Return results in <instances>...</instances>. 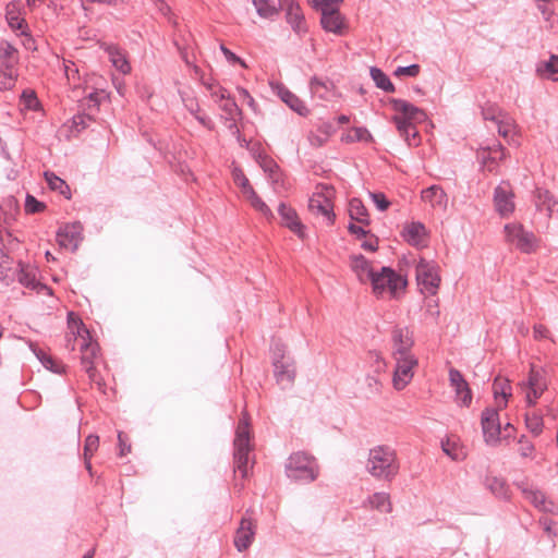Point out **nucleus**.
I'll return each mask as SVG.
<instances>
[{
    "label": "nucleus",
    "mask_w": 558,
    "mask_h": 558,
    "mask_svg": "<svg viewBox=\"0 0 558 558\" xmlns=\"http://www.w3.org/2000/svg\"><path fill=\"white\" fill-rule=\"evenodd\" d=\"M397 450L388 445H377L369 449L365 469L378 481L392 482L400 472Z\"/></svg>",
    "instance_id": "nucleus-1"
},
{
    "label": "nucleus",
    "mask_w": 558,
    "mask_h": 558,
    "mask_svg": "<svg viewBox=\"0 0 558 558\" xmlns=\"http://www.w3.org/2000/svg\"><path fill=\"white\" fill-rule=\"evenodd\" d=\"M233 463L234 472H239L242 477L248 474L250 453L252 451L250 416L244 411L239 420L235 437L233 440Z\"/></svg>",
    "instance_id": "nucleus-2"
},
{
    "label": "nucleus",
    "mask_w": 558,
    "mask_h": 558,
    "mask_svg": "<svg viewBox=\"0 0 558 558\" xmlns=\"http://www.w3.org/2000/svg\"><path fill=\"white\" fill-rule=\"evenodd\" d=\"M392 109L398 113L393 116L392 121L395 122L397 130L402 132H412L415 135V124L425 121L426 113L424 110L415 107L403 99L392 98L390 99Z\"/></svg>",
    "instance_id": "nucleus-3"
},
{
    "label": "nucleus",
    "mask_w": 558,
    "mask_h": 558,
    "mask_svg": "<svg viewBox=\"0 0 558 558\" xmlns=\"http://www.w3.org/2000/svg\"><path fill=\"white\" fill-rule=\"evenodd\" d=\"M333 196V186L320 183L316 185L315 192L308 199L310 211L315 216L324 217L327 225H332L336 218L332 203Z\"/></svg>",
    "instance_id": "nucleus-4"
},
{
    "label": "nucleus",
    "mask_w": 558,
    "mask_h": 558,
    "mask_svg": "<svg viewBox=\"0 0 558 558\" xmlns=\"http://www.w3.org/2000/svg\"><path fill=\"white\" fill-rule=\"evenodd\" d=\"M506 242L523 254H532L539 246L538 238L523 225L512 222L505 226Z\"/></svg>",
    "instance_id": "nucleus-5"
},
{
    "label": "nucleus",
    "mask_w": 558,
    "mask_h": 558,
    "mask_svg": "<svg viewBox=\"0 0 558 558\" xmlns=\"http://www.w3.org/2000/svg\"><path fill=\"white\" fill-rule=\"evenodd\" d=\"M373 292L377 296H383L388 293L390 296H397L399 290H403L407 286V280L397 274L390 267H381L380 271H376L371 279Z\"/></svg>",
    "instance_id": "nucleus-6"
},
{
    "label": "nucleus",
    "mask_w": 558,
    "mask_h": 558,
    "mask_svg": "<svg viewBox=\"0 0 558 558\" xmlns=\"http://www.w3.org/2000/svg\"><path fill=\"white\" fill-rule=\"evenodd\" d=\"M286 473L293 481L313 482L318 474L315 460L304 453H292L286 465Z\"/></svg>",
    "instance_id": "nucleus-7"
},
{
    "label": "nucleus",
    "mask_w": 558,
    "mask_h": 558,
    "mask_svg": "<svg viewBox=\"0 0 558 558\" xmlns=\"http://www.w3.org/2000/svg\"><path fill=\"white\" fill-rule=\"evenodd\" d=\"M286 347L282 343H275L272 347V365L276 380L283 388L291 386L295 379V362L286 357Z\"/></svg>",
    "instance_id": "nucleus-8"
},
{
    "label": "nucleus",
    "mask_w": 558,
    "mask_h": 558,
    "mask_svg": "<svg viewBox=\"0 0 558 558\" xmlns=\"http://www.w3.org/2000/svg\"><path fill=\"white\" fill-rule=\"evenodd\" d=\"M521 389L525 391V399L529 407L536 404L537 399L547 389L545 372L541 368L531 366L527 380L520 384Z\"/></svg>",
    "instance_id": "nucleus-9"
},
{
    "label": "nucleus",
    "mask_w": 558,
    "mask_h": 558,
    "mask_svg": "<svg viewBox=\"0 0 558 558\" xmlns=\"http://www.w3.org/2000/svg\"><path fill=\"white\" fill-rule=\"evenodd\" d=\"M69 327L71 329L76 328V333L82 338L81 343V364L83 367L89 365H94V361L97 359L98 354V344L87 341L84 335H88V330L84 326L83 322L81 319H75L74 314L72 312L69 313Z\"/></svg>",
    "instance_id": "nucleus-10"
},
{
    "label": "nucleus",
    "mask_w": 558,
    "mask_h": 558,
    "mask_svg": "<svg viewBox=\"0 0 558 558\" xmlns=\"http://www.w3.org/2000/svg\"><path fill=\"white\" fill-rule=\"evenodd\" d=\"M392 357L396 362L392 377L393 387L397 390H402L412 380L414 368L418 365V361L414 354Z\"/></svg>",
    "instance_id": "nucleus-11"
},
{
    "label": "nucleus",
    "mask_w": 558,
    "mask_h": 558,
    "mask_svg": "<svg viewBox=\"0 0 558 558\" xmlns=\"http://www.w3.org/2000/svg\"><path fill=\"white\" fill-rule=\"evenodd\" d=\"M416 280L422 291L432 295L437 293L440 283V276L434 264L424 259L420 260L416 266Z\"/></svg>",
    "instance_id": "nucleus-12"
},
{
    "label": "nucleus",
    "mask_w": 558,
    "mask_h": 558,
    "mask_svg": "<svg viewBox=\"0 0 558 558\" xmlns=\"http://www.w3.org/2000/svg\"><path fill=\"white\" fill-rule=\"evenodd\" d=\"M477 158L484 169L496 173L499 162L506 158V149L500 143L493 142L477 149Z\"/></svg>",
    "instance_id": "nucleus-13"
},
{
    "label": "nucleus",
    "mask_w": 558,
    "mask_h": 558,
    "mask_svg": "<svg viewBox=\"0 0 558 558\" xmlns=\"http://www.w3.org/2000/svg\"><path fill=\"white\" fill-rule=\"evenodd\" d=\"M514 193L509 182L502 181L494 191V205L501 217H508L514 211Z\"/></svg>",
    "instance_id": "nucleus-14"
},
{
    "label": "nucleus",
    "mask_w": 558,
    "mask_h": 558,
    "mask_svg": "<svg viewBox=\"0 0 558 558\" xmlns=\"http://www.w3.org/2000/svg\"><path fill=\"white\" fill-rule=\"evenodd\" d=\"M256 533V523L250 515V511L241 519L234 535V546L239 551L246 550L253 543Z\"/></svg>",
    "instance_id": "nucleus-15"
},
{
    "label": "nucleus",
    "mask_w": 558,
    "mask_h": 558,
    "mask_svg": "<svg viewBox=\"0 0 558 558\" xmlns=\"http://www.w3.org/2000/svg\"><path fill=\"white\" fill-rule=\"evenodd\" d=\"M392 356L412 355L413 333L408 327L396 326L391 331Z\"/></svg>",
    "instance_id": "nucleus-16"
},
{
    "label": "nucleus",
    "mask_w": 558,
    "mask_h": 558,
    "mask_svg": "<svg viewBox=\"0 0 558 558\" xmlns=\"http://www.w3.org/2000/svg\"><path fill=\"white\" fill-rule=\"evenodd\" d=\"M483 435L487 444H496L500 436V421L498 410L486 408L481 417Z\"/></svg>",
    "instance_id": "nucleus-17"
},
{
    "label": "nucleus",
    "mask_w": 558,
    "mask_h": 558,
    "mask_svg": "<svg viewBox=\"0 0 558 558\" xmlns=\"http://www.w3.org/2000/svg\"><path fill=\"white\" fill-rule=\"evenodd\" d=\"M283 7L287 23L299 37L304 36L307 33V24L299 3L294 0H284Z\"/></svg>",
    "instance_id": "nucleus-18"
},
{
    "label": "nucleus",
    "mask_w": 558,
    "mask_h": 558,
    "mask_svg": "<svg viewBox=\"0 0 558 558\" xmlns=\"http://www.w3.org/2000/svg\"><path fill=\"white\" fill-rule=\"evenodd\" d=\"M82 231L80 222L64 225L57 232V242L64 248L75 251L82 241Z\"/></svg>",
    "instance_id": "nucleus-19"
},
{
    "label": "nucleus",
    "mask_w": 558,
    "mask_h": 558,
    "mask_svg": "<svg viewBox=\"0 0 558 558\" xmlns=\"http://www.w3.org/2000/svg\"><path fill=\"white\" fill-rule=\"evenodd\" d=\"M15 279L25 288L38 291L44 290L47 294H52V290L49 287L37 281V269L29 264H17Z\"/></svg>",
    "instance_id": "nucleus-20"
},
{
    "label": "nucleus",
    "mask_w": 558,
    "mask_h": 558,
    "mask_svg": "<svg viewBox=\"0 0 558 558\" xmlns=\"http://www.w3.org/2000/svg\"><path fill=\"white\" fill-rule=\"evenodd\" d=\"M449 381L456 393V401L463 407H469L472 402V392L468 381L460 371L449 369Z\"/></svg>",
    "instance_id": "nucleus-21"
},
{
    "label": "nucleus",
    "mask_w": 558,
    "mask_h": 558,
    "mask_svg": "<svg viewBox=\"0 0 558 558\" xmlns=\"http://www.w3.org/2000/svg\"><path fill=\"white\" fill-rule=\"evenodd\" d=\"M320 24L322 27L329 33L343 35L348 26L344 16L338 9H323Z\"/></svg>",
    "instance_id": "nucleus-22"
},
{
    "label": "nucleus",
    "mask_w": 558,
    "mask_h": 558,
    "mask_svg": "<svg viewBox=\"0 0 558 558\" xmlns=\"http://www.w3.org/2000/svg\"><path fill=\"white\" fill-rule=\"evenodd\" d=\"M278 214L281 217V223L289 228L293 233H295L300 239H304V225L299 219L296 211L289 205L284 203H280L278 206Z\"/></svg>",
    "instance_id": "nucleus-23"
},
{
    "label": "nucleus",
    "mask_w": 558,
    "mask_h": 558,
    "mask_svg": "<svg viewBox=\"0 0 558 558\" xmlns=\"http://www.w3.org/2000/svg\"><path fill=\"white\" fill-rule=\"evenodd\" d=\"M422 199L428 203L433 208L446 210L448 206V196L439 185H432L422 191Z\"/></svg>",
    "instance_id": "nucleus-24"
},
{
    "label": "nucleus",
    "mask_w": 558,
    "mask_h": 558,
    "mask_svg": "<svg viewBox=\"0 0 558 558\" xmlns=\"http://www.w3.org/2000/svg\"><path fill=\"white\" fill-rule=\"evenodd\" d=\"M404 240L413 246H424L427 242V231L422 222H411L403 229Z\"/></svg>",
    "instance_id": "nucleus-25"
},
{
    "label": "nucleus",
    "mask_w": 558,
    "mask_h": 558,
    "mask_svg": "<svg viewBox=\"0 0 558 558\" xmlns=\"http://www.w3.org/2000/svg\"><path fill=\"white\" fill-rule=\"evenodd\" d=\"M5 20L13 31H21V35H27V24L21 17V3L17 1L10 2L5 9Z\"/></svg>",
    "instance_id": "nucleus-26"
},
{
    "label": "nucleus",
    "mask_w": 558,
    "mask_h": 558,
    "mask_svg": "<svg viewBox=\"0 0 558 558\" xmlns=\"http://www.w3.org/2000/svg\"><path fill=\"white\" fill-rule=\"evenodd\" d=\"M19 51L9 41L0 43V70H17Z\"/></svg>",
    "instance_id": "nucleus-27"
},
{
    "label": "nucleus",
    "mask_w": 558,
    "mask_h": 558,
    "mask_svg": "<svg viewBox=\"0 0 558 558\" xmlns=\"http://www.w3.org/2000/svg\"><path fill=\"white\" fill-rule=\"evenodd\" d=\"M257 14L263 19H274L284 5V0H252Z\"/></svg>",
    "instance_id": "nucleus-28"
},
{
    "label": "nucleus",
    "mask_w": 558,
    "mask_h": 558,
    "mask_svg": "<svg viewBox=\"0 0 558 558\" xmlns=\"http://www.w3.org/2000/svg\"><path fill=\"white\" fill-rule=\"evenodd\" d=\"M524 495L525 499H527L531 504L534 505L537 509L550 512L553 511L554 505L551 501L546 500L545 495L538 490L524 486L523 484L519 485Z\"/></svg>",
    "instance_id": "nucleus-29"
},
{
    "label": "nucleus",
    "mask_w": 558,
    "mask_h": 558,
    "mask_svg": "<svg viewBox=\"0 0 558 558\" xmlns=\"http://www.w3.org/2000/svg\"><path fill=\"white\" fill-rule=\"evenodd\" d=\"M351 267L361 282L371 281L376 272L372 268L369 260H367L363 255L353 256L351 259Z\"/></svg>",
    "instance_id": "nucleus-30"
},
{
    "label": "nucleus",
    "mask_w": 558,
    "mask_h": 558,
    "mask_svg": "<svg viewBox=\"0 0 558 558\" xmlns=\"http://www.w3.org/2000/svg\"><path fill=\"white\" fill-rule=\"evenodd\" d=\"M105 51L108 53L112 65L123 74L131 71V65L126 60L125 53L116 45H107Z\"/></svg>",
    "instance_id": "nucleus-31"
},
{
    "label": "nucleus",
    "mask_w": 558,
    "mask_h": 558,
    "mask_svg": "<svg viewBox=\"0 0 558 558\" xmlns=\"http://www.w3.org/2000/svg\"><path fill=\"white\" fill-rule=\"evenodd\" d=\"M14 260L0 248V281L9 286L15 280Z\"/></svg>",
    "instance_id": "nucleus-32"
},
{
    "label": "nucleus",
    "mask_w": 558,
    "mask_h": 558,
    "mask_svg": "<svg viewBox=\"0 0 558 558\" xmlns=\"http://www.w3.org/2000/svg\"><path fill=\"white\" fill-rule=\"evenodd\" d=\"M365 507L389 513L392 510L390 496L387 493L378 492L371 495L365 501Z\"/></svg>",
    "instance_id": "nucleus-33"
},
{
    "label": "nucleus",
    "mask_w": 558,
    "mask_h": 558,
    "mask_svg": "<svg viewBox=\"0 0 558 558\" xmlns=\"http://www.w3.org/2000/svg\"><path fill=\"white\" fill-rule=\"evenodd\" d=\"M281 100L287 104L293 111L302 117H306L310 113L308 108L296 95L289 89H281L279 92Z\"/></svg>",
    "instance_id": "nucleus-34"
},
{
    "label": "nucleus",
    "mask_w": 558,
    "mask_h": 558,
    "mask_svg": "<svg viewBox=\"0 0 558 558\" xmlns=\"http://www.w3.org/2000/svg\"><path fill=\"white\" fill-rule=\"evenodd\" d=\"M349 216L362 225L368 226L369 218L366 207L360 198H352L349 203Z\"/></svg>",
    "instance_id": "nucleus-35"
},
{
    "label": "nucleus",
    "mask_w": 558,
    "mask_h": 558,
    "mask_svg": "<svg viewBox=\"0 0 558 558\" xmlns=\"http://www.w3.org/2000/svg\"><path fill=\"white\" fill-rule=\"evenodd\" d=\"M44 177L50 190L59 192L68 199L71 198V190L63 179L59 178L51 171H46Z\"/></svg>",
    "instance_id": "nucleus-36"
},
{
    "label": "nucleus",
    "mask_w": 558,
    "mask_h": 558,
    "mask_svg": "<svg viewBox=\"0 0 558 558\" xmlns=\"http://www.w3.org/2000/svg\"><path fill=\"white\" fill-rule=\"evenodd\" d=\"M536 71L539 76L558 82V56L551 54L548 61L537 65Z\"/></svg>",
    "instance_id": "nucleus-37"
},
{
    "label": "nucleus",
    "mask_w": 558,
    "mask_h": 558,
    "mask_svg": "<svg viewBox=\"0 0 558 558\" xmlns=\"http://www.w3.org/2000/svg\"><path fill=\"white\" fill-rule=\"evenodd\" d=\"M332 83L329 80H322L317 76L312 77L310 88L313 95L320 99H328L331 96Z\"/></svg>",
    "instance_id": "nucleus-38"
},
{
    "label": "nucleus",
    "mask_w": 558,
    "mask_h": 558,
    "mask_svg": "<svg viewBox=\"0 0 558 558\" xmlns=\"http://www.w3.org/2000/svg\"><path fill=\"white\" fill-rule=\"evenodd\" d=\"M486 486L498 498L508 499L510 497L508 485L504 478L496 476L487 477Z\"/></svg>",
    "instance_id": "nucleus-39"
},
{
    "label": "nucleus",
    "mask_w": 558,
    "mask_h": 558,
    "mask_svg": "<svg viewBox=\"0 0 558 558\" xmlns=\"http://www.w3.org/2000/svg\"><path fill=\"white\" fill-rule=\"evenodd\" d=\"M372 80L375 82V85L387 92V93H393L395 92V85L391 83L390 78L378 68L373 66L369 71Z\"/></svg>",
    "instance_id": "nucleus-40"
},
{
    "label": "nucleus",
    "mask_w": 558,
    "mask_h": 558,
    "mask_svg": "<svg viewBox=\"0 0 558 558\" xmlns=\"http://www.w3.org/2000/svg\"><path fill=\"white\" fill-rule=\"evenodd\" d=\"M442 451L450 457L453 461H462L465 458V452L457 441L446 438L441 440Z\"/></svg>",
    "instance_id": "nucleus-41"
},
{
    "label": "nucleus",
    "mask_w": 558,
    "mask_h": 558,
    "mask_svg": "<svg viewBox=\"0 0 558 558\" xmlns=\"http://www.w3.org/2000/svg\"><path fill=\"white\" fill-rule=\"evenodd\" d=\"M372 140V134L366 128H352L341 136V141L344 143L369 142Z\"/></svg>",
    "instance_id": "nucleus-42"
},
{
    "label": "nucleus",
    "mask_w": 558,
    "mask_h": 558,
    "mask_svg": "<svg viewBox=\"0 0 558 558\" xmlns=\"http://www.w3.org/2000/svg\"><path fill=\"white\" fill-rule=\"evenodd\" d=\"M243 195L250 201L251 205L265 217H272L270 208L263 202L253 187L248 189Z\"/></svg>",
    "instance_id": "nucleus-43"
},
{
    "label": "nucleus",
    "mask_w": 558,
    "mask_h": 558,
    "mask_svg": "<svg viewBox=\"0 0 558 558\" xmlns=\"http://www.w3.org/2000/svg\"><path fill=\"white\" fill-rule=\"evenodd\" d=\"M493 391L495 398L499 396L504 398V407L507 404V399L511 397V386L508 379L496 377L493 384Z\"/></svg>",
    "instance_id": "nucleus-44"
},
{
    "label": "nucleus",
    "mask_w": 558,
    "mask_h": 558,
    "mask_svg": "<svg viewBox=\"0 0 558 558\" xmlns=\"http://www.w3.org/2000/svg\"><path fill=\"white\" fill-rule=\"evenodd\" d=\"M525 425L534 436H538L544 427L543 416L536 412L527 413L525 414Z\"/></svg>",
    "instance_id": "nucleus-45"
},
{
    "label": "nucleus",
    "mask_w": 558,
    "mask_h": 558,
    "mask_svg": "<svg viewBox=\"0 0 558 558\" xmlns=\"http://www.w3.org/2000/svg\"><path fill=\"white\" fill-rule=\"evenodd\" d=\"M496 125L498 134L504 138H508L512 133H514V120L507 114L502 113V116L497 120Z\"/></svg>",
    "instance_id": "nucleus-46"
},
{
    "label": "nucleus",
    "mask_w": 558,
    "mask_h": 558,
    "mask_svg": "<svg viewBox=\"0 0 558 558\" xmlns=\"http://www.w3.org/2000/svg\"><path fill=\"white\" fill-rule=\"evenodd\" d=\"M260 167L265 172H268L269 178L274 183H277L280 179V170L278 165L269 157L265 156L260 158Z\"/></svg>",
    "instance_id": "nucleus-47"
},
{
    "label": "nucleus",
    "mask_w": 558,
    "mask_h": 558,
    "mask_svg": "<svg viewBox=\"0 0 558 558\" xmlns=\"http://www.w3.org/2000/svg\"><path fill=\"white\" fill-rule=\"evenodd\" d=\"M17 76V70H0V89H12L15 86Z\"/></svg>",
    "instance_id": "nucleus-48"
},
{
    "label": "nucleus",
    "mask_w": 558,
    "mask_h": 558,
    "mask_svg": "<svg viewBox=\"0 0 558 558\" xmlns=\"http://www.w3.org/2000/svg\"><path fill=\"white\" fill-rule=\"evenodd\" d=\"M220 109L225 112L226 119L229 121H236V118L241 116V110L236 102L229 98L220 105Z\"/></svg>",
    "instance_id": "nucleus-49"
},
{
    "label": "nucleus",
    "mask_w": 558,
    "mask_h": 558,
    "mask_svg": "<svg viewBox=\"0 0 558 558\" xmlns=\"http://www.w3.org/2000/svg\"><path fill=\"white\" fill-rule=\"evenodd\" d=\"M99 447V437L97 435H88L84 444V458H92Z\"/></svg>",
    "instance_id": "nucleus-50"
},
{
    "label": "nucleus",
    "mask_w": 558,
    "mask_h": 558,
    "mask_svg": "<svg viewBox=\"0 0 558 558\" xmlns=\"http://www.w3.org/2000/svg\"><path fill=\"white\" fill-rule=\"evenodd\" d=\"M36 355L47 369L53 373H61V366L57 364L52 356L46 354L41 350H39V352L36 353Z\"/></svg>",
    "instance_id": "nucleus-51"
},
{
    "label": "nucleus",
    "mask_w": 558,
    "mask_h": 558,
    "mask_svg": "<svg viewBox=\"0 0 558 558\" xmlns=\"http://www.w3.org/2000/svg\"><path fill=\"white\" fill-rule=\"evenodd\" d=\"M232 175L235 184L241 189L242 193H245L246 191H248V189L253 187L241 169L234 168L232 171Z\"/></svg>",
    "instance_id": "nucleus-52"
},
{
    "label": "nucleus",
    "mask_w": 558,
    "mask_h": 558,
    "mask_svg": "<svg viewBox=\"0 0 558 558\" xmlns=\"http://www.w3.org/2000/svg\"><path fill=\"white\" fill-rule=\"evenodd\" d=\"M46 208V205L37 201L33 195L27 194L25 199V210L28 214L40 213Z\"/></svg>",
    "instance_id": "nucleus-53"
},
{
    "label": "nucleus",
    "mask_w": 558,
    "mask_h": 558,
    "mask_svg": "<svg viewBox=\"0 0 558 558\" xmlns=\"http://www.w3.org/2000/svg\"><path fill=\"white\" fill-rule=\"evenodd\" d=\"M369 197L380 211L387 210L390 206V202L387 199L384 193L369 192Z\"/></svg>",
    "instance_id": "nucleus-54"
},
{
    "label": "nucleus",
    "mask_w": 558,
    "mask_h": 558,
    "mask_svg": "<svg viewBox=\"0 0 558 558\" xmlns=\"http://www.w3.org/2000/svg\"><path fill=\"white\" fill-rule=\"evenodd\" d=\"M83 369L88 375L90 384L96 385L99 390H102L105 383L100 375L97 373L96 367L94 365L88 364V366L83 367Z\"/></svg>",
    "instance_id": "nucleus-55"
},
{
    "label": "nucleus",
    "mask_w": 558,
    "mask_h": 558,
    "mask_svg": "<svg viewBox=\"0 0 558 558\" xmlns=\"http://www.w3.org/2000/svg\"><path fill=\"white\" fill-rule=\"evenodd\" d=\"M518 450L523 458H530L533 456L535 448L534 445L525 436H521L519 439Z\"/></svg>",
    "instance_id": "nucleus-56"
},
{
    "label": "nucleus",
    "mask_w": 558,
    "mask_h": 558,
    "mask_svg": "<svg viewBox=\"0 0 558 558\" xmlns=\"http://www.w3.org/2000/svg\"><path fill=\"white\" fill-rule=\"evenodd\" d=\"M421 66L418 64H411L408 66H399L395 70L393 75L395 76H411L415 77L420 74Z\"/></svg>",
    "instance_id": "nucleus-57"
},
{
    "label": "nucleus",
    "mask_w": 558,
    "mask_h": 558,
    "mask_svg": "<svg viewBox=\"0 0 558 558\" xmlns=\"http://www.w3.org/2000/svg\"><path fill=\"white\" fill-rule=\"evenodd\" d=\"M118 446H119V456L125 457L131 452V442L123 432L118 433Z\"/></svg>",
    "instance_id": "nucleus-58"
},
{
    "label": "nucleus",
    "mask_w": 558,
    "mask_h": 558,
    "mask_svg": "<svg viewBox=\"0 0 558 558\" xmlns=\"http://www.w3.org/2000/svg\"><path fill=\"white\" fill-rule=\"evenodd\" d=\"M220 50L230 63H232V64L239 63L241 66L246 68L245 62L240 57H238L235 53H233L230 49H228L225 45L220 46Z\"/></svg>",
    "instance_id": "nucleus-59"
},
{
    "label": "nucleus",
    "mask_w": 558,
    "mask_h": 558,
    "mask_svg": "<svg viewBox=\"0 0 558 558\" xmlns=\"http://www.w3.org/2000/svg\"><path fill=\"white\" fill-rule=\"evenodd\" d=\"M182 100H183V104L185 106V108L193 114L195 116L196 113L199 112V105L196 100V98L192 97V96H186V97H182Z\"/></svg>",
    "instance_id": "nucleus-60"
},
{
    "label": "nucleus",
    "mask_w": 558,
    "mask_h": 558,
    "mask_svg": "<svg viewBox=\"0 0 558 558\" xmlns=\"http://www.w3.org/2000/svg\"><path fill=\"white\" fill-rule=\"evenodd\" d=\"M207 88L211 92V95L215 97H218L219 100L225 101L229 99V94L226 88L223 87H216L213 84H205Z\"/></svg>",
    "instance_id": "nucleus-61"
},
{
    "label": "nucleus",
    "mask_w": 558,
    "mask_h": 558,
    "mask_svg": "<svg viewBox=\"0 0 558 558\" xmlns=\"http://www.w3.org/2000/svg\"><path fill=\"white\" fill-rule=\"evenodd\" d=\"M400 136H402L404 138V141L408 143L409 146H417L420 144V136H418V131L417 129L415 128V135H413L412 132H402V131H398Z\"/></svg>",
    "instance_id": "nucleus-62"
},
{
    "label": "nucleus",
    "mask_w": 558,
    "mask_h": 558,
    "mask_svg": "<svg viewBox=\"0 0 558 558\" xmlns=\"http://www.w3.org/2000/svg\"><path fill=\"white\" fill-rule=\"evenodd\" d=\"M482 113L485 120H490L494 121L495 123L502 116V112H500L498 109L494 107L484 108Z\"/></svg>",
    "instance_id": "nucleus-63"
},
{
    "label": "nucleus",
    "mask_w": 558,
    "mask_h": 558,
    "mask_svg": "<svg viewBox=\"0 0 558 558\" xmlns=\"http://www.w3.org/2000/svg\"><path fill=\"white\" fill-rule=\"evenodd\" d=\"M308 141L313 147H322L327 142V138L320 133L316 134L312 132L308 135Z\"/></svg>",
    "instance_id": "nucleus-64"
}]
</instances>
